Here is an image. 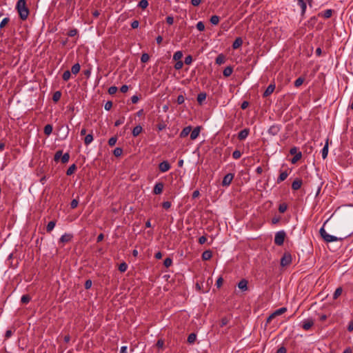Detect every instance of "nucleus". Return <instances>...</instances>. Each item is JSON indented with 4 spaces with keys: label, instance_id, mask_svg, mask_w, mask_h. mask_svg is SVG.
Returning <instances> with one entry per match:
<instances>
[{
    "label": "nucleus",
    "instance_id": "f257e3e1",
    "mask_svg": "<svg viewBox=\"0 0 353 353\" xmlns=\"http://www.w3.org/2000/svg\"><path fill=\"white\" fill-rule=\"evenodd\" d=\"M16 9L21 20L24 21L28 18L30 11L27 7L26 0H19L17 3Z\"/></svg>",
    "mask_w": 353,
    "mask_h": 353
},
{
    "label": "nucleus",
    "instance_id": "f03ea898",
    "mask_svg": "<svg viewBox=\"0 0 353 353\" xmlns=\"http://www.w3.org/2000/svg\"><path fill=\"white\" fill-rule=\"evenodd\" d=\"M319 233H320V235L322 237V239L327 243L336 241L339 240H340V241L343 240V239H341V238H338L335 236L328 234L323 227H322L320 229Z\"/></svg>",
    "mask_w": 353,
    "mask_h": 353
},
{
    "label": "nucleus",
    "instance_id": "7ed1b4c3",
    "mask_svg": "<svg viewBox=\"0 0 353 353\" xmlns=\"http://www.w3.org/2000/svg\"><path fill=\"white\" fill-rule=\"evenodd\" d=\"M285 236H286V233L285 231L281 230V231L277 232L274 236V243L277 245H282L284 243Z\"/></svg>",
    "mask_w": 353,
    "mask_h": 353
},
{
    "label": "nucleus",
    "instance_id": "20e7f679",
    "mask_svg": "<svg viewBox=\"0 0 353 353\" xmlns=\"http://www.w3.org/2000/svg\"><path fill=\"white\" fill-rule=\"evenodd\" d=\"M286 311H287V308L284 307L275 310L268 317V319L266 320V323H270V322L272 321V319H274L276 316L284 314Z\"/></svg>",
    "mask_w": 353,
    "mask_h": 353
},
{
    "label": "nucleus",
    "instance_id": "39448f33",
    "mask_svg": "<svg viewBox=\"0 0 353 353\" xmlns=\"http://www.w3.org/2000/svg\"><path fill=\"white\" fill-rule=\"evenodd\" d=\"M292 263V255L290 252H285L281 259V265L285 267L290 265Z\"/></svg>",
    "mask_w": 353,
    "mask_h": 353
},
{
    "label": "nucleus",
    "instance_id": "423d86ee",
    "mask_svg": "<svg viewBox=\"0 0 353 353\" xmlns=\"http://www.w3.org/2000/svg\"><path fill=\"white\" fill-rule=\"evenodd\" d=\"M281 130V125L279 124H274L270 127V128L268 130V134L272 136L277 135Z\"/></svg>",
    "mask_w": 353,
    "mask_h": 353
},
{
    "label": "nucleus",
    "instance_id": "0eeeda50",
    "mask_svg": "<svg viewBox=\"0 0 353 353\" xmlns=\"http://www.w3.org/2000/svg\"><path fill=\"white\" fill-rule=\"evenodd\" d=\"M234 177V174L232 173L227 174L223 179L222 185L223 186H228L232 183L233 179Z\"/></svg>",
    "mask_w": 353,
    "mask_h": 353
},
{
    "label": "nucleus",
    "instance_id": "6e6552de",
    "mask_svg": "<svg viewBox=\"0 0 353 353\" xmlns=\"http://www.w3.org/2000/svg\"><path fill=\"white\" fill-rule=\"evenodd\" d=\"M275 88H276V85H275L274 83H270L268 86V88L265 89V90L264 91V92L263 94V97L266 98V97H269L270 95H271L273 93V92L274 91Z\"/></svg>",
    "mask_w": 353,
    "mask_h": 353
},
{
    "label": "nucleus",
    "instance_id": "1a4fd4ad",
    "mask_svg": "<svg viewBox=\"0 0 353 353\" xmlns=\"http://www.w3.org/2000/svg\"><path fill=\"white\" fill-rule=\"evenodd\" d=\"M171 168L170 164L168 161H163L161 162L159 165V169L162 172H165L168 171Z\"/></svg>",
    "mask_w": 353,
    "mask_h": 353
},
{
    "label": "nucleus",
    "instance_id": "9d476101",
    "mask_svg": "<svg viewBox=\"0 0 353 353\" xmlns=\"http://www.w3.org/2000/svg\"><path fill=\"white\" fill-rule=\"evenodd\" d=\"M302 184V179L300 178H296L292 183V189L293 190H298L301 188Z\"/></svg>",
    "mask_w": 353,
    "mask_h": 353
},
{
    "label": "nucleus",
    "instance_id": "9b49d317",
    "mask_svg": "<svg viewBox=\"0 0 353 353\" xmlns=\"http://www.w3.org/2000/svg\"><path fill=\"white\" fill-rule=\"evenodd\" d=\"M164 184L162 182L157 183L153 189V193L154 194H160L162 193L163 190Z\"/></svg>",
    "mask_w": 353,
    "mask_h": 353
},
{
    "label": "nucleus",
    "instance_id": "f8f14e48",
    "mask_svg": "<svg viewBox=\"0 0 353 353\" xmlns=\"http://www.w3.org/2000/svg\"><path fill=\"white\" fill-rule=\"evenodd\" d=\"M250 133V129L249 128H245L242 130H241L238 134V139L240 141L245 139Z\"/></svg>",
    "mask_w": 353,
    "mask_h": 353
},
{
    "label": "nucleus",
    "instance_id": "ddd939ff",
    "mask_svg": "<svg viewBox=\"0 0 353 353\" xmlns=\"http://www.w3.org/2000/svg\"><path fill=\"white\" fill-rule=\"evenodd\" d=\"M201 129V126H196V128H194L193 130H192L190 132V139L191 140H194L199 137Z\"/></svg>",
    "mask_w": 353,
    "mask_h": 353
},
{
    "label": "nucleus",
    "instance_id": "4468645a",
    "mask_svg": "<svg viewBox=\"0 0 353 353\" xmlns=\"http://www.w3.org/2000/svg\"><path fill=\"white\" fill-rule=\"evenodd\" d=\"M334 12V10L327 9V10H325L323 12H319L318 14V16L322 17L325 19H329L332 16Z\"/></svg>",
    "mask_w": 353,
    "mask_h": 353
},
{
    "label": "nucleus",
    "instance_id": "2eb2a0df",
    "mask_svg": "<svg viewBox=\"0 0 353 353\" xmlns=\"http://www.w3.org/2000/svg\"><path fill=\"white\" fill-rule=\"evenodd\" d=\"M248 281L245 279H241L239 283H238V287L240 290H241L242 291H246L248 290Z\"/></svg>",
    "mask_w": 353,
    "mask_h": 353
},
{
    "label": "nucleus",
    "instance_id": "dca6fc26",
    "mask_svg": "<svg viewBox=\"0 0 353 353\" xmlns=\"http://www.w3.org/2000/svg\"><path fill=\"white\" fill-rule=\"evenodd\" d=\"M313 325H314L313 320L307 319L303 323L302 327L305 330H308L312 327Z\"/></svg>",
    "mask_w": 353,
    "mask_h": 353
},
{
    "label": "nucleus",
    "instance_id": "f3484780",
    "mask_svg": "<svg viewBox=\"0 0 353 353\" xmlns=\"http://www.w3.org/2000/svg\"><path fill=\"white\" fill-rule=\"evenodd\" d=\"M192 131V127L190 125L185 127L180 133L179 137L181 138L186 137Z\"/></svg>",
    "mask_w": 353,
    "mask_h": 353
},
{
    "label": "nucleus",
    "instance_id": "a211bd4d",
    "mask_svg": "<svg viewBox=\"0 0 353 353\" xmlns=\"http://www.w3.org/2000/svg\"><path fill=\"white\" fill-rule=\"evenodd\" d=\"M297 1L301 8V16L303 17L306 11L307 3L305 2V0H297Z\"/></svg>",
    "mask_w": 353,
    "mask_h": 353
},
{
    "label": "nucleus",
    "instance_id": "6ab92c4d",
    "mask_svg": "<svg viewBox=\"0 0 353 353\" xmlns=\"http://www.w3.org/2000/svg\"><path fill=\"white\" fill-rule=\"evenodd\" d=\"M328 148H329V139H326L325 144L322 149V157L323 159H325L327 157L328 154Z\"/></svg>",
    "mask_w": 353,
    "mask_h": 353
},
{
    "label": "nucleus",
    "instance_id": "aec40b11",
    "mask_svg": "<svg viewBox=\"0 0 353 353\" xmlns=\"http://www.w3.org/2000/svg\"><path fill=\"white\" fill-rule=\"evenodd\" d=\"M212 257V252L210 250L204 251L201 256L203 261H208Z\"/></svg>",
    "mask_w": 353,
    "mask_h": 353
},
{
    "label": "nucleus",
    "instance_id": "412c9836",
    "mask_svg": "<svg viewBox=\"0 0 353 353\" xmlns=\"http://www.w3.org/2000/svg\"><path fill=\"white\" fill-rule=\"evenodd\" d=\"M243 44V39L241 37H237L234 40V41L232 43V48L233 49H238Z\"/></svg>",
    "mask_w": 353,
    "mask_h": 353
},
{
    "label": "nucleus",
    "instance_id": "4be33fe9",
    "mask_svg": "<svg viewBox=\"0 0 353 353\" xmlns=\"http://www.w3.org/2000/svg\"><path fill=\"white\" fill-rule=\"evenodd\" d=\"M316 22L317 17L313 16L307 21V26L309 28L312 29L315 26Z\"/></svg>",
    "mask_w": 353,
    "mask_h": 353
},
{
    "label": "nucleus",
    "instance_id": "5701e85b",
    "mask_svg": "<svg viewBox=\"0 0 353 353\" xmlns=\"http://www.w3.org/2000/svg\"><path fill=\"white\" fill-rule=\"evenodd\" d=\"M72 237H73V236L70 234H65L61 236L59 241L61 243H68L71 241Z\"/></svg>",
    "mask_w": 353,
    "mask_h": 353
},
{
    "label": "nucleus",
    "instance_id": "b1692460",
    "mask_svg": "<svg viewBox=\"0 0 353 353\" xmlns=\"http://www.w3.org/2000/svg\"><path fill=\"white\" fill-rule=\"evenodd\" d=\"M142 131H143V128L140 125H138L132 129V136L136 137L139 136L141 133Z\"/></svg>",
    "mask_w": 353,
    "mask_h": 353
},
{
    "label": "nucleus",
    "instance_id": "393cba45",
    "mask_svg": "<svg viewBox=\"0 0 353 353\" xmlns=\"http://www.w3.org/2000/svg\"><path fill=\"white\" fill-rule=\"evenodd\" d=\"M288 176V173L287 171L281 172L276 179V183L279 184L282 181H285Z\"/></svg>",
    "mask_w": 353,
    "mask_h": 353
},
{
    "label": "nucleus",
    "instance_id": "a878e982",
    "mask_svg": "<svg viewBox=\"0 0 353 353\" xmlns=\"http://www.w3.org/2000/svg\"><path fill=\"white\" fill-rule=\"evenodd\" d=\"M232 316L231 314H229L228 316L223 317L220 321V326L223 327V326L226 325L229 323V321L232 319Z\"/></svg>",
    "mask_w": 353,
    "mask_h": 353
},
{
    "label": "nucleus",
    "instance_id": "bb28decb",
    "mask_svg": "<svg viewBox=\"0 0 353 353\" xmlns=\"http://www.w3.org/2000/svg\"><path fill=\"white\" fill-rule=\"evenodd\" d=\"M233 72V67L229 65L226 67L223 72V74L225 77H229Z\"/></svg>",
    "mask_w": 353,
    "mask_h": 353
},
{
    "label": "nucleus",
    "instance_id": "cd10ccee",
    "mask_svg": "<svg viewBox=\"0 0 353 353\" xmlns=\"http://www.w3.org/2000/svg\"><path fill=\"white\" fill-rule=\"evenodd\" d=\"M225 61V56L223 54H219L215 60V63L218 65H221Z\"/></svg>",
    "mask_w": 353,
    "mask_h": 353
},
{
    "label": "nucleus",
    "instance_id": "c85d7f7f",
    "mask_svg": "<svg viewBox=\"0 0 353 353\" xmlns=\"http://www.w3.org/2000/svg\"><path fill=\"white\" fill-rule=\"evenodd\" d=\"M80 69H81V65L79 63H77L72 66L70 72L72 74L76 75L79 72Z\"/></svg>",
    "mask_w": 353,
    "mask_h": 353
},
{
    "label": "nucleus",
    "instance_id": "c756f323",
    "mask_svg": "<svg viewBox=\"0 0 353 353\" xmlns=\"http://www.w3.org/2000/svg\"><path fill=\"white\" fill-rule=\"evenodd\" d=\"M206 93L205 92H200L197 96V101L199 105H201L203 102L206 99Z\"/></svg>",
    "mask_w": 353,
    "mask_h": 353
},
{
    "label": "nucleus",
    "instance_id": "7c9ffc66",
    "mask_svg": "<svg viewBox=\"0 0 353 353\" xmlns=\"http://www.w3.org/2000/svg\"><path fill=\"white\" fill-rule=\"evenodd\" d=\"M77 166L76 165V164L73 163L67 170L66 175H68V176L72 175L77 170Z\"/></svg>",
    "mask_w": 353,
    "mask_h": 353
},
{
    "label": "nucleus",
    "instance_id": "2f4dec72",
    "mask_svg": "<svg viewBox=\"0 0 353 353\" xmlns=\"http://www.w3.org/2000/svg\"><path fill=\"white\" fill-rule=\"evenodd\" d=\"M61 91H56L53 93L52 95V100L54 103H57L61 97Z\"/></svg>",
    "mask_w": 353,
    "mask_h": 353
},
{
    "label": "nucleus",
    "instance_id": "473e14b6",
    "mask_svg": "<svg viewBox=\"0 0 353 353\" xmlns=\"http://www.w3.org/2000/svg\"><path fill=\"white\" fill-rule=\"evenodd\" d=\"M52 125L51 124H47L45 125L43 132L46 135L49 136L52 132Z\"/></svg>",
    "mask_w": 353,
    "mask_h": 353
},
{
    "label": "nucleus",
    "instance_id": "72a5a7b5",
    "mask_svg": "<svg viewBox=\"0 0 353 353\" xmlns=\"http://www.w3.org/2000/svg\"><path fill=\"white\" fill-rule=\"evenodd\" d=\"M302 157V153L301 152H297L294 155L293 158L291 159V163L292 164H295L298 161H299Z\"/></svg>",
    "mask_w": 353,
    "mask_h": 353
},
{
    "label": "nucleus",
    "instance_id": "f704fd0d",
    "mask_svg": "<svg viewBox=\"0 0 353 353\" xmlns=\"http://www.w3.org/2000/svg\"><path fill=\"white\" fill-rule=\"evenodd\" d=\"M342 292L343 288L341 287L337 288L333 294V299L334 300L337 299L341 295Z\"/></svg>",
    "mask_w": 353,
    "mask_h": 353
},
{
    "label": "nucleus",
    "instance_id": "c9c22d12",
    "mask_svg": "<svg viewBox=\"0 0 353 353\" xmlns=\"http://www.w3.org/2000/svg\"><path fill=\"white\" fill-rule=\"evenodd\" d=\"M196 339V334L195 333H191L188 335L187 341L188 343H194Z\"/></svg>",
    "mask_w": 353,
    "mask_h": 353
},
{
    "label": "nucleus",
    "instance_id": "e433bc0d",
    "mask_svg": "<svg viewBox=\"0 0 353 353\" xmlns=\"http://www.w3.org/2000/svg\"><path fill=\"white\" fill-rule=\"evenodd\" d=\"M56 225V221H50L46 227V231L47 232H50L54 228Z\"/></svg>",
    "mask_w": 353,
    "mask_h": 353
},
{
    "label": "nucleus",
    "instance_id": "4c0bfd02",
    "mask_svg": "<svg viewBox=\"0 0 353 353\" xmlns=\"http://www.w3.org/2000/svg\"><path fill=\"white\" fill-rule=\"evenodd\" d=\"M93 141V135L92 134H88L85 137L84 143L88 145Z\"/></svg>",
    "mask_w": 353,
    "mask_h": 353
},
{
    "label": "nucleus",
    "instance_id": "58836bf2",
    "mask_svg": "<svg viewBox=\"0 0 353 353\" xmlns=\"http://www.w3.org/2000/svg\"><path fill=\"white\" fill-rule=\"evenodd\" d=\"M62 154H63L62 150H57L54 154V161L55 162H58L59 160H61Z\"/></svg>",
    "mask_w": 353,
    "mask_h": 353
},
{
    "label": "nucleus",
    "instance_id": "ea45409f",
    "mask_svg": "<svg viewBox=\"0 0 353 353\" xmlns=\"http://www.w3.org/2000/svg\"><path fill=\"white\" fill-rule=\"evenodd\" d=\"M31 300V297L29 294H24L21 299V302L23 304L28 303Z\"/></svg>",
    "mask_w": 353,
    "mask_h": 353
},
{
    "label": "nucleus",
    "instance_id": "a19ab883",
    "mask_svg": "<svg viewBox=\"0 0 353 353\" xmlns=\"http://www.w3.org/2000/svg\"><path fill=\"white\" fill-rule=\"evenodd\" d=\"M148 6V0H141L138 3V7L141 9H145Z\"/></svg>",
    "mask_w": 353,
    "mask_h": 353
},
{
    "label": "nucleus",
    "instance_id": "79ce46f5",
    "mask_svg": "<svg viewBox=\"0 0 353 353\" xmlns=\"http://www.w3.org/2000/svg\"><path fill=\"white\" fill-rule=\"evenodd\" d=\"M71 77V72L70 70H65L62 75V79L64 81H67Z\"/></svg>",
    "mask_w": 353,
    "mask_h": 353
},
{
    "label": "nucleus",
    "instance_id": "37998d69",
    "mask_svg": "<svg viewBox=\"0 0 353 353\" xmlns=\"http://www.w3.org/2000/svg\"><path fill=\"white\" fill-rule=\"evenodd\" d=\"M210 21L212 25H217L219 22V17L217 15H212Z\"/></svg>",
    "mask_w": 353,
    "mask_h": 353
},
{
    "label": "nucleus",
    "instance_id": "c03bdc74",
    "mask_svg": "<svg viewBox=\"0 0 353 353\" xmlns=\"http://www.w3.org/2000/svg\"><path fill=\"white\" fill-rule=\"evenodd\" d=\"M123 154V149L121 148H116L113 151V154L116 157H119Z\"/></svg>",
    "mask_w": 353,
    "mask_h": 353
},
{
    "label": "nucleus",
    "instance_id": "a18cd8bd",
    "mask_svg": "<svg viewBox=\"0 0 353 353\" xmlns=\"http://www.w3.org/2000/svg\"><path fill=\"white\" fill-rule=\"evenodd\" d=\"M70 159V154L68 152H66L61 156V161L62 163H66L68 162Z\"/></svg>",
    "mask_w": 353,
    "mask_h": 353
},
{
    "label": "nucleus",
    "instance_id": "49530a36",
    "mask_svg": "<svg viewBox=\"0 0 353 353\" xmlns=\"http://www.w3.org/2000/svg\"><path fill=\"white\" fill-rule=\"evenodd\" d=\"M183 57V53L181 51H177L173 55V59L174 61H181L180 59Z\"/></svg>",
    "mask_w": 353,
    "mask_h": 353
},
{
    "label": "nucleus",
    "instance_id": "de8ad7c7",
    "mask_svg": "<svg viewBox=\"0 0 353 353\" xmlns=\"http://www.w3.org/2000/svg\"><path fill=\"white\" fill-rule=\"evenodd\" d=\"M305 79L302 77H299L296 81H294V86L295 87H299L301 86L303 83L304 82Z\"/></svg>",
    "mask_w": 353,
    "mask_h": 353
},
{
    "label": "nucleus",
    "instance_id": "09e8293b",
    "mask_svg": "<svg viewBox=\"0 0 353 353\" xmlns=\"http://www.w3.org/2000/svg\"><path fill=\"white\" fill-rule=\"evenodd\" d=\"M288 209V205L285 203H281L279 206V211L281 213H284Z\"/></svg>",
    "mask_w": 353,
    "mask_h": 353
},
{
    "label": "nucleus",
    "instance_id": "8fccbe9b",
    "mask_svg": "<svg viewBox=\"0 0 353 353\" xmlns=\"http://www.w3.org/2000/svg\"><path fill=\"white\" fill-rule=\"evenodd\" d=\"M172 259L170 257H167L165 259L164 261H163V265L166 268H169L172 265Z\"/></svg>",
    "mask_w": 353,
    "mask_h": 353
},
{
    "label": "nucleus",
    "instance_id": "3c124183",
    "mask_svg": "<svg viewBox=\"0 0 353 353\" xmlns=\"http://www.w3.org/2000/svg\"><path fill=\"white\" fill-rule=\"evenodd\" d=\"M127 269H128V265L125 262L121 263L119 266V270L121 272H125L127 270Z\"/></svg>",
    "mask_w": 353,
    "mask_h": 353
},
{
    "label": "nucleus",
    "instance_id": "603ef678",
    "mask_svg": "<svg viewBox=\"0 0 353 353\" xmlns=\"http://www.w3.org/2000/svg\"><path fill=\"white\" fill-rule=\"evenodd\" d=\"M150 59V55L148 53H143L141 57V61L142 63H146Z\"/></svg>",
    "mask_w": 353,
    "mask_h": 353
},
{
    "label": "nucleus",
    "instance_id": "864d4df0",
    "mask_svg": "<svg viewBox=\"0 0 353 353\" xmlns=\"http://www.w3.org/2000/svg\"><path fill=\"white\" fill-rule=\"evenodd\" d=\"M117 136H114V137H112L109 140H108V145L111 147L114 146L116 143H117Z\"/></svg>",
    "mask_w": 353,
    "mask_h": 353
},
{
    "label": "nucleus",
    "instance_id": "5fc2aeb1",
    "mask_svg": "<svg viewBox=\"0 0 353 353\" xmlns=\"http://www.w3.org/2000/svg\"><path fill=\"white\" fill-rule=\"evenodd\" d=\"M10 21V19L8 17L4 18L1 22L0 23V28H3Z\"/></svg>",
    "mask_w": 353,
    "mask_h": 353
},
{
    "label": "nucleus",
    "instance_id": "6e6d98bb",
    "mask_svg": "<svg viewBox=\"0 0 353 353\" xmlns=\"http://www.w3.org/2000/svg\"><path fill=\"white\" fill-rule=\"evenodd\" d=\"M77 33H78L77 30V29H75V28H73V29H71V30H70L68 31V32L67 33V35H68V37H74L75 35H77Z\"/></svg>",
    "mask_w": 353,
    "mask_h": 353
},
{
    "label": "nucleus",
    "instance_id": "4d7b16f0",
    "mask_svg": "<svg viewBox=\"0 0 353 353\" xmlns=\"http://www.w3.org/2000/svg\"><path fill=\"white\" fill-rule=\"evenodd\" d=\"M196 26L197 30L201 32L205 30V25L202 21H199Z\"/></svg>",
    "mask_w": 353,
    "mask_h": 353
},
{
    "label": "nucleus",
    "instance_id": "13d9d810",
    "mask_svg": "<svg viewBox=\"0 0 353 353\" xmlns=\"http://www.w3.org/2000/svg\"><path fill=\"white\" fill-rule=\"evenodd\" d=\"M241 152L238 150H234L232 153V157L235 159H239L241 157Z\"/></svg>",
    "mask_w": 353,
    "mask_h": 353
},
{
    "label": "nucleus",
    "instance_id": "bf43d9fd",
    "mask_svg": "<svg viewBox=\"0 0 353 353\" xmlns=\"http://www.w3.org/2000/svg\"><path fill=\"white\" fill-rule=\"evenodd\" d=\"M92 281L90 279H88L85 281L84 283V287L85 290H88L92 287Z\"/></svg>",
    "mask_w": 353,
    "mask_h": 353
},
{
    "label": "nucleus",
    "instance_id": "052dcab7",
    "mask_svg": "<svg viewBox=\"0 0 353 353\" xmlns=\"http://www.w3.org/2000/svg\"><path fill=\"white\" fill-rule=\"evenodd\" d=\"M183 65V62L182 61H177L176 63L174 64V68L176 70H180L182 68Z\"/></svg>",
    "mask_w": 353,
    "mask_h": 353
},
{
    "label": "nucleus",
    "instance_id": "680f3d73",
    "mask_svg": "<svg viewBox=\"0 0 353 353\" xmlns=\"http://www.w3.org/2000/svg\"><path fill=\"white\" fill-rule=\"evenodd\" d=\"M117 87L116 86H111L108 88V93L110 94H114L117 92Z\"/></svg>",
    "mask_w": 353,
    "mask_h": 353
},
{
    "label": "nucleus",
    "instance_id": "e2e57ef3",
    "mask_svg": "<svg viewBox=\"0 0 353 353\" xmlns=\"http://www.w3.org/2000/svg\"><path fill=\"white\" fill-rule=\"evenodd\" d=\"M192 57L191 55H188L185 58V61H184L185 64L190 65L192 63Z\"/></svg>",
    "mask_w": 353,
    "mask_h": 353
},
{
    "label": "nucleus",
    "instance_id": "0e129e2a",
    "mask_svg": "<svg viewBox=\"0 0 353 353\" xmlns=\"http://www.w3.org/2000/svg\"><path fill=\"white\" fill-rule=\"evenodd\" d=\"M185 101V98L182 94H180L177 97L176 102L178 104L181 105Z\"/></svg>",
    "mask_w": 353,
    "mask_h": 353
},
{
    "label": "nucleus",
    "instance_id": "69168bd1",
    "mask_svg": "<svg viewBox=\"0 0 353 353\" xmlns=\"http://www.w3.org/2000/svg\"><path fill=\"white\" fill-rule=\"evenodd\" d=\"M78 203H79V201H78V200H77V199H73V200L71 201V203H70V208H71L72 209H74V208H76L77 207V205H78Z\"/></svg>",
    "mask_w": 353,
    "mask_h": 353
},
{
    "label": "nucleus",
    "instance_id": "338daca9",
    "mask_svg": "<svg viewBox=\"0 0 353 353\" xmlns=\"http://www.w3.org/2000/svg\"><path fill=\"white\" fill-rule=\"evenodd\" d=\"M171 205H172L171 202H170V201H164L162 203V207L165 210L169 209L171 207Z\"/></svg>",
    "mask_w": 353,
    "mask_h": 353
},
{
    "label": "nucleus",
    "instance_id": "774afa93",
    "mask_svg": "<svg viewBox=\"0 0 353 353\" xmlns=\"http://www.w3.org/2000/svg\"><path fill=\"white\" fill-rule=\"evenodd\" d=\"M223 279L221 276L219 277L216 282V287L218 288H221V286L223 285Z\"/></svg>",
    "mask_w": 353,
    "mask_h": 353
}]
</instances>
